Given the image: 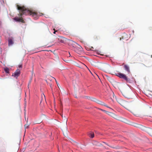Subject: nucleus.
<instances>
[{"instance_id": "obj_7", "label": "nucleus", "mask_w": 152, "mask_h": 152, "mask_svg": "<svg viewBox=\"0 0 152 152\" xmlns=\"http://www.w3.org/2000/svg\"><path fill=\"white\" fill-rule=\"evenodd\" d=\"M8 41L9 46H12L14 44V39L12 37H9Z\"/></svg>"}, {"instance_id": "obj_25", "label": "nucleus", "mask_w": 152, "mask_h": 152, "mask_svg": "<svg viewBox=\"0 0 152 152\" xmlns=\"http://www.w3.org/2000/svg\"><path fill=\"white\" fill-rule=\"evenodd\" d=\"M22 64H20V68H22Z\"/></svg>"}, {"instance_id": "obj_27", "label": "nucleus", "mask_w": 152, "mask_h": 152, "mask_svg": "<svg viewBox=\"0 0 152 152\" xmlns=\"http://www.w3.org/2000/svg\"><path fill=\"white\" fill-rule=\"evenodd\" d=\"M64 134V136H67V134L66 133H65V134H64V133H63Z\"/></svg>"}, {"instance_id": "obj_22", "label": "nucleus", "mask_w": 152, "mask_h": 152, "mask_svg": "<svg viewBox=\"0 0 152 152\" xmlns=\"http://www.w3.org/2000/svg\"><path fill=\"white\" fill-rule=\"evenodd\" d=\"M29 126V124H25L24 125V127H25V129H26V128H28Z\"/></svg>"}, {"instance_id": "obj_21", "label": "nucleus", "mask_w": 152, "mask_h": 152, "mask_svg": "<svg viewBox=\"0 0 152 152\" xmlns=\"http://www.w3.org/2000/svg\"><path fill=\"white\" fill-rule=\"evenodd\" d=\"M96 108L97 109H98V110H101V111H103V112H105V113H106V111H106V110H104L102 109H101L99 108H97V107H96Z\"/></svg>"}, {"instance_id": "obj_26", "label": "nucleus", "mask_w": 152, "mask_h": 152, "mask_svg": "<svg viewBox=\"0 0 152 152\" xmlns=\"http://www.w3.org/2000/svg\"><path fill=\"white\" fill-rule=\"evenodd\" d=\"M17 9L18 10H19V5H17Z\"/></svg>"}, {"instance_id": "obj_9", "label": "nucleus", "mask_w": 152, "mask_h": 152, "mask_svg": "<svg viewBox=\"0 0 152 152\" xmlns=\"http://www.w3.org/2000/svg\"><path fill=\"white\" fill-rule=\"evenodd\" d=\"M85 98L86 99H90L92 101L96 102V98L91 97H89V96H86L85 97Z\"/></svg>"}, {"instance_id": "obj_10", "label": "nucleus", "mask_w": 152, "mask_h": 152, "mask_svg": "<svg viewBox=\"0 0 152 152\" xmlns=\"http://www.w3.org/2000/svg\"><path fill=\"white\" fill-rule=\"evenodd\" d=\"M77 45L75 46V47L77 49H78V50L80 52L82 51L83 50V49L82 47L80 45L78 44L77 43L76 44Z\"/></svg>"}, {"instance_id": "obj_30", "label": "nucleus", "mask_w": 152, "mask_h": 152, "mask_svg": "<svg viewBox=\"0 0 152 152\" xmlns=\"http://www.w3.org/2000/svg\"><path fill=\"white\" fill-rule=\"evenodd\" d=\"M83 64V65H84L85 66H86L87 67V66H86V65H84V64Z\"/></svg>"}, {"instance_id": "obj_28", "label": "nucleus", "mask_w": 152, "mask_h": 152, "mask_svg": "<svg viewBox=\"0 0 152 152\" xmlns=\"http://www.w3.org/2000/svg\"><path fill=\"white\" fill-rule=\"evenodd\" d=\"M55 80H56V83H57V85H58V83H57V82L56 81V79H55Z\"/></svg>"}, {"instance_id": "obj_8", "label": "nucleus", "mask_w": 152, "mask_h": 152, "mask_svg": "<svg viewBox=\"0 0 152 152\" xmlns=\"http://www.w3.org/2000/svg\"><path fill=\"white\" fill-rule=\"evenodd\" d=\"M19 75V71L17 70L13 74L12 76H14L16 79H17Z\"/></svg>"}, {"instance_id": "obj_6", "label": "nucleus", "mask_w": 152, "mask_h": 152, "mask_svg": "<svg viewBox=\"0 0 152 152\" xmlns=\"http://www.w3.org/2000/svg\"><path fill=\"white\" fill-rule=\"evenodd\" d=\"M95 102H96V103H98L99 104H100L102 105H103V106H105L108 108H110V109H111L112 110H113V109H112L110 108L108 106H107V105L106 104H105L104 102H102L101 101H100L97 99H96V100Z\"/></svg>"}, {"instance_id": "obj_18", "label": "nucleus", "mask_w": 152, "mask_h": 152, "mask_svg": "<svg viewBox=\"0 0 152 152\" xmlns=\"http://www.w3.org/2000/svg\"><path fill=\"white\" fill-rule=\"evenodd\" d=\"M14 20L16 21H19V18L17 17H16L13 18Z\"/></svg>"}, {"instance_id": "obj_14", "label": "nucleus", "mask_w": 152, "mask_h": 152, "mask_svg": "<svg viewBox=\"0 0 152 152\" xmlns=\"http://www.w3.org/2000/svg\"><path fill=\"white\" fill-rule=\"evenodd\" d=\"M122 94L124 97L126 98H129V93L124 92L122 93Z\"/></svg>"}, {"instance_id": "obj_20", "label": "nucleus", "mask_w": 152, "mask_h": 152, "mask_svg": "<svg viewBox=\"0 0 152 152\" xmlns=\"http://www.w3.org/2000/svg\"><path fill=\"white\" fill-rule=\"evenodd\" d=\"M61 116H62V118H64V120H65L66 121V122H67V118L65 116L63 117L62 115Z\"/></svg>"}, {"instance_id": "obj_1", "label": "nucleus", "mask_w": 152, "mask_h": 152, "mask_svg": "<svg viewBox=\"0 0 152 152\" xmlns=\"http://www.w3.org/2000/svg\"><path fill=\"white\" fill-rule=\"evenodd\" d=\"M116 100L118 103L130 111L134 115L138 116L139 115V110L135 103L128 102L119 98Z\"/></svg>"}, {"instance_id": "obj_17", "label": "nucleus", "mask_w": 152, "mask_h": 152, "mask_svg": "<svg viewBox=\"0 0 152 152\" xmlns=\"http://www.w3.org/2000/svg\"><path fill=\"white\" fill-rule=\"evenodd\" d=\"M4 71L6 73H9V69L8 68H4Z\"/></svg>"}, {"instance_id": "obj_29", "label": "nucleus", "mask_w": 152, "mask_h": 152, "mask_svg": "<svg viewBox=\"0 0 152 152\" xmlns=\"http://www.w3.org/2000/svg\"><path fill=\"white\" fill-rule=\"evenodd\" d=\"M61 108L62 109V105L61 104Z\"/></svg>"}, {"instance_id": "obj_3", "label": "nucleus", "mask_w": 152, "mask_h": 152, "mask_svg": "<svg viewBox=\"0 0 152 152\" xmlns=\"http://www.w3.org/2000/svg\"><path fill=\"white\" fill-rule=\"evenodd\" d=\"M31 15L34 18H36L37 17V13L33 10L26 8L25 6L20 5V22L22 23H25V21L23 19V15Z\"/></svg>"}, {"instance_id": "obj_2", "label": "nucleus", "mask_w": 152, "mask_h": 152, "mask_svg": "<svg viewBox=\"0 0 152 152\" xmlns=\"http://www.w3.org/2000/svg\"><path fill=\"white\" fill-rule=\"evenodd\" d=\"M114 118L118 121L133 126L135 127L139 128L141 130L146 132L150 135L152 136V129L151 128L146 127L141 125L135 123L129 122L126 119L122 117L118 116L115 115Z\"/></svg>"}, {"instance_id": "obj_16", "label": "nucleus", "mask_w": 152, "mask_h": 152, "mask_svg": "<svg viewBox=\"0 0 152 152\" xmlns=\"http://www.w3.org/2000/svg\"><path fill=\"white\" fill-rule=\"evenodd\" d=\"M70 140H71L70 141L72 143H74L76 145H77L78 144V143H77V142H76V141H75L71 139H70Z\"/></svg>"}, {"instance_id": "obj_5", "label": "nucleus", "mask_w": 152, "mask_h": 152, "mask_svg": "<svg viewBox=\"0 0 152 152\" xmlns=\"http://www.w3.org/2000/svg\"><path fill=\"white\" fill-rule=\"evenodd\" d=\"M117 76L126 81L129 80L126 75L124 74L121 73H118L117 74Z\"/></svg>"}, {"instance_id": "obj_19", "label": "nucleus", "mask_w": 152, "mask_h": 152, "mask_svg": "<svg viewBox=\"0 0 152 152\" xmlns=\"http://www.w3.org/2000/svg\"><path fill=\"white\" fill-rule=\"evenodd\" d=\"M95 145H97V146H100V145H101V144L99 143V142H94V144Z\"/></svg>"}, {"instance_id": "obj_15", "label": "nucleus", "mask_w": 152, "mask_h": 152, "mask_svg": "<svg viewBox=\"0 0 152 152\" xmlns=\"http://www.w3.org/2000/svg\"><path fill=\"white\" fill-rule=\"evenodd\" d=\"M69 44L73 45H75V44H77V43H76L75 42L72 40H70L69 41Z\"/></svg>"}, {"instance_id": "obj_32", "label": "nucleus", "mask_w": 152, "mask_h": 152, "mask_svg": "<svg viewBox=\"0 0 152 152\" xmlns=\"http://www.w3.org/2000/svg\"><path fill=\"white\" fill-rule=\"evenodd\" d=\"M151 57H152V55L151 56Z\"/></svg>"}, {"instance_id": "obj_24", "label": "nucleus", "mask_w": 152, "mask_h": 152, "mask_svg": "<svg viewBox=\"0 0 152 152\" xmlns=\"http://www.w3.org/2000/svg\"><path fill=\"white\" fill-rule=\"evenodd\" d=\"M104 143H105L106 145H108V146H110V147H111V148H115L114 147H112V146H110L108 144H107V143H105V142H104Z\"/></svg>"}, {"instance_id": "obj_11", "label": "nucleus", "mask_w": 152, "mask_h": 152, "mask_svg": "<svg viewBox=\"0 0 152 152\" xmlns=\"http://www.w3.org/2000/svg\"><path fill=\"white\" fill-rule=\"evenodd\" d=\"M106 113L113 118L115 116V114L113 113L106 111Z\"/></svg>"}, {"instance_id": "obj_23", "label": "nucleus", "mask_w": 152, "mask_h": 152, "mask_svg": "<svg viewBox=\"0 0 152 152\" xmlns=\"http://www.w3.org/2000/svg\"><path fill=\"white\" fill-rule=\"evenodd\" d=\"M53 30L54 31L53 33L54 34H55L56 32V31H56V30H55V28H53Z\"/></svg>"}, {"instance_id": "obj_13", "label": "nucleus", "mask_w": 152, "mask_h": 152, "mask_svg": "<svg viewBox=\"0 0 152 152\" xmlns=\"http://www.w3.org/2000/svg\"><path fill=\"white\" fill-rule=\"evenodd\" d=\"M88 135L89 137L91 138H93L94 137V133L92 132H89L88 133Z\"/></svg>"}, {"instance_id": "obj_33", "label": "nucleus", "mask_w": 152, "mask_h": 152, "mask_svg": "<svg viewBox=\"0 0 152 152\" xmlns=\"http://www.w3.org/2000/svg\"><path fill=\"white\" fill-rule=\"evenodd\" d=\"M72 151V152H73V151Z\"/></svg>"}, {"instance_id": "obj_12", "label": "nucleus", "mask_w": 152, "mask_h": 152, "mask_svg": "<svg viewBox=\"0 0 152 152\" xmlns=\"http://www.w3.org/2000/svg\"><path fill=\"white\" fill-rule=\"evenodd\" d=\"M124 68L129 73L130 72L129 67L128 65H125L124 66Z\"/></svg>"}, {"instance_id": "obj_31", "label": "nucleus", "mask_w": 152, "mask_h": 152, "mask_svg": "<svg viewBox=\"0 0 152 152\" xmlns=\"http://www.w3.org/2000/svg\"><path fill=\"white\" fill-rule=\"evenodd\" d=\"M120 40H121V38H120Z\"/></svg>"}, {"instance_id": "obj_4", "label": "nucleus", "mask_w": 152, "mask_h": 152, "mask_svg": "<svg viewBox=\"0 0 152 152\" xmlns=\"http://www.w3.org/2000/svg\"><path fill=\"white\" fill-rule=\"evenodd\" d=\"M99 68L105 72H107L109 71L111 67L108 64L102 63L99 65Z\"/></svg>"}]
</instances>
